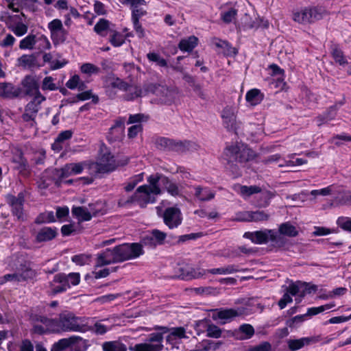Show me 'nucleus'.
Segmentation results:
<instances>
[{"label":"nucleus","instance_id":"a878e982","mask_svg":"<svg viewBox=\"0 0 351 351\" xmlns=\"http://www.w3.org/2000/svg\"><path fill=\"white\" fill-rule=\"evenodd\" d=\"M166 95L169 93V90L165 86H160L156 83H148L143 86V93L146 95L147 93H152L156 95H160V93H165Z\"/></svg>","mask_w":351,"mask_h":351},{"label":"nucleus","instance_id":"20e7f679","mask_svg":"<svg viewBox=\"0 0 351 351\" xmlns=\"http://www.w3.org/2000/svg\"><path fill=\"white\" fill-rule=\"evenodd\" d=\"M212 318L213 320H223L221 324H223L230 322L234 317L243 315H247L251 313V310L245 306H240L236 308H215L213 309Z\"/></svg>","mask_w":351,"mask_h":351},{"label":"nucleus","instance_id":"ddd939ff","mask_svg":"<svg viewBox=\"0 0 351 351\" xmlns=\"http://www.w3.org/2000/svg\"><path fill=\"white\" fill-rule=\"evenodd\" d=\"M118 263L117 257L113 248H106L97 255V267H103L110 264Z\"/></svg>","mask_w":351,"mask_h":351},{"label":"nucleus","instance_id":"473e14b6","mask_svg":"<svg viewBox=\"0 0 351 351\" xmlns=\"http://www.w3.org/2000/svg\"><path fill=\"white\" fill-rule=\"evenodd\" d=\"M245 99L252 105H257L263 99V95L259 89L253 88L247 92Z\"/></svg>","mask_w":351,"mask_h":351},{"label":"nucleus","instance_id":"e2e57ef3","mask_svg":"<svg viewBox=\"0 0 351 351\" xmlns=\"http://www.w3.org/2000/svg\"><path fill=\"white\" fill-rule=\"evenodd\" d=\"M110 84L111 88H118L123 91H128L130 87L128 82L119 77H117L113 82L110 83Z\"/></svg>","mask_w":351,"mask_h":351},{"label":"nucleus","instance_id":"c85d7f7f","mask_svg":"<svg viewBox=\"0 0 351 351\" xmlns=\"http://www.w3.org/2000/svg\"><path fill=\"white\" fill-rule=\"evenodd\" d=\"M337 108L335 106H330L326 112H324L322 114L317 117V121L318 123V125H321L322 124L326 123L328 121L333 120L337 114Z\"/></svg>","mask_w":351,"mask_h":351},{"label":"nucleus","instance_id":"603ef678","mask_svg":"<svg viewBox=\"0 0 351 351\" xmlns=\"http://www.w3.org/2000/svg\"><path fill=\"white\" fill-rule=\"evenodd\" d=\"M261 191V189L258 186H241L240 188L241 194L247 197L258 193Z\"/></svg>","mask_w":351,"mask_h":351},{"label":"nucleus","instance_id":"69168bd1","mask_svg":"<svg viewBox=\"0 0 351 351\" xmlns=\"http://www.w3.org/2000/svg\"><path fill=\"white\" fill-rule=\"evenodd\" d=\"M221 330L217 326L210 324L207 330V337L212 338H219L221 335Z\"/></svg>","mask_w":351,"mask_h":351},{"label":"nucleus","instance_id":"2eb2a0df","mask_svg":"<svg viewBox=\"0 0 351 351\" xmlns=\"http://www.w3.org/2000/svg\"><path fill=\"white\" fill-rule=\"evenodd\" d=\"M17 66L32 70L34 68H39L42 65L38 63L36 55L32 53L24 54L19 57L17 59Z\"/></svg>","mask_w":351,"mask_h":351},{"label":"nucleus","instance_id":"bb28decb","mask_svg":"<svg viewBox=\"0 0 351 351\" xmlns=\"http://www.w3.org/2000/svg\"><path fill=\"white\" fill-rule=\"evenodd\" d=\"M71 213L79 221H90L93 216L90 212L84 206H73Z\"/></svg>","mask_w":351,"mask_h":351},{"label":"nucleus","instance_id":"f257e3e1","mask_svg":"<svg viewBox=\"0 0 351 351\" xmlns=\"http://www.w3.org/2000/svg\"><path fill=\"white\" fill-rule=\"evenodd\" d=\"M55 320L53 332L86 331V326L83 324L82 317L76 316L72 312L63 311Z\"/></svg>","mask_w":351,"mask_h":351},{"label":"nucleus","instance_id":"6e6552de","mask_svg":"<svg viewBox=\"0 0 351 351\" xmlns=\"http://www.w3.org/2000/svg\"><path fill=\"white\" fill-rule=\"evenodd\" d=\"M176 272L178 274V278L189 280L193 278H199L206 274V271L202 269H195L188 263H179L175 268Z\"/></svg>","mask_w":351,"mask_h":351},{"label":"nucleus","instance_id":"423d86ee","mask_svg":"<svg viewBox=\"0 0 351 351\" xmlns=\"http://www.w3.org/2000/svg\"><path fill=\"white\" fill-rule=\"evenodd\" d=\"M156 145L158 149L173 151L185 152L192 147L193 143L189 141H174L165 137H160L156 141Z\"/></svg>","mask_w":351,"mask_h":351},{"label":"nucleus","instance_id":"37998d69","mask_svg":"<svg viewBox=\"0 0 351 351\" xmlns=\"http://www.w3.org/2000/svg\"><path fill=\"white\" fill-rule=\"evenodd\" d=\"M110 32L112 34L109 39V42L113 47H120L125 43V36L121 33L116 30H110Z\"/></svg>","mask_w":351,"mask_h":351},{"label":"nucleus","instance_id":"58836bf2","mask_svg":"<svg viewBox=\"0 0 351 351\" xmlns=\"http://www.w3.org/2000/svg\"><path fill=\"white\" fill-rule=\"evenodd\" d=\"M12 161L14 163L16 164V168L19 172L27 171L29 167L27 160L23 156L22 152H20L18 155H16L13 158Z\"/></svg>","mask_w":351,"mask_h":351},{"label":"nucleus","instance_id":"052dcab7","mask_svg":"<svg viewBox=\"0 0 351 351\" xmlns=\"http://www.w3.org/2000/svg\"><path fill=\"white\" fill-rule=\"evenodd\" d=\"M270 241L274 243V245L277 247H284L286 244V239L284 237L278 234L274 230V233L271 234Z\"/></svg>","mask_w":351,"mask_h":351},{"label":"nucleus","instance_id":"3c124183","mask_svg":"<svg viewBox=\"0 0 351 351\" xmlns=\"http://www.w3.org/2000/svg\"><path fill=\"white\" fill-rule=\"evenodd\" d=\"M54 79L51 76L45 77L42 82L41 88L43 90H56L58 87L53 83Z\"/></svg>","mask_w":351,"mask_h":351},{"label":"nucleus","instance_id":"bf43d9fd","mask_svg":"<svg viewBox=\"0 0 351 351\" xmlns=\"http://www.w3.org/2000/svg\"><path fill=\"white\" fill-rule=\"evenodd\" d=\"M151 233L152 234V237H154L156 245H161L164 243L167 237L166 233L157 229L153 230Z\"/></svg>","mask_w":351,"mask_h":351},{"label":"nucleus","instance_id":"6e6d98bb","mask_svg":"<svg viewBox=\"0 0 351 351\" xmlns=\"http://www.w3.org/2000/svg\"><path fill=\"white\" fill-rule=\"evenodd\" d=\"M90 256L89 255H86L85 254H80L72 256L71 260L76 265L82 266L88 264L90 262Z\"/></svg>","mask_w":351,"mask_h":351},{"label":"nucleus","instance_id":"aec40b11","mask_svg":"<svg viewBox=\"0 0 351 351\" xmlns=\"http://www.w3.org/2000/svg\"><path fill=\"white\" fill-rule=\"evenodd\" d=\"M183 80L192 87L193 91L202 99H206L207 96L202 90V85L196 82L195 79L187 73H183Z\"/></svg>","mask_w":351,"mask_h":351},{"label":"nucleus","instance_id":"c9c22d12","mask_svg":"<svg viewBox=\"0 0 351 351\" xmlns=\"http://www.w3.org/2000/svg\"><path fill=\"white\" fill-rule=\"evenodd\" d=\"M278 232L280 234L286 235L290 237H294L298 234V231L296 230L295 227L291 224L289 222L282 223L279 226Z\"/></svg>","mask_w":351,"mask_h":351},{"label":"nucleus","instance_id":"5701e85b","mask_svg":"<svg viewBox=\"0 0 351 351\" xmlns=\"http://www.w3.org/2000/svg\"><path fill=\"white\" fill-rule=\"evenodd\" d=\"M103 351H127L128 348L121 339L104 341L101 345Z\"/></svg>","mask_w":351,"mask_h":351},{"label":"nucleus","instance_id":"de8ad7c7","mask_svg":"<svg viewBox=\"0 0 351 351\" xmlns=\"http://www.w3.org/2000/svg\"><path fill=\"white\" fill-rule=\"evenodd\" d=\"M237 10L235 8H230L226 12L221 14V20L226 24L230 23L234 19H236L237 15Z\"/></svg>","mask_w":351,"mask_h":351},{"label":"nucleus","instance_id":"5fc2aeb1","mask_svg":"<svg viewBox=\"0 0 351 351\" xmlns=\"http://www.w3.org/2000/svg\"><path fill=\"white\" fill-rule=\"evenodd\" d=\"M337 224L343 230L351 232V218L339 217L337 220Z\"/></svg>","mask_w":351,"mask_h":351},{"label":"nucleus","instance_id":"79ce46f5","mask_svg":"<svg viewBox=\"0 0 351 351\" xmlns=\"http://www.w3.org/2000/svg\"><path fill=\"white\" fill-rule=\"evenodd\" d=\"M110 29V21L106 19H100L95 25L94 31L101 36H105L104 32Z\"/></svg>","mask_w":351,"mask_h":351},{"label":"nucleus","instance_id":"393cba45","mask_svg":"<svg viewBox=\"0 0 351 351\" xmlns=\"http://www.w3.org/2000/svg\"><path fill=\"white\" fill-rule=\"evenodd\" d=\"M242 221H262L268 220L269 215L263 210L247 211Z\"/></svg>","mask_w":351,"mask_h":351},{"label":"nucleus","instance_id":"4c0bfd02","mask_svg":"<svg viewBox=\"0 0 351 351\" xmlns=\"http://www.w3.org/2000/svg\"><path fill=\"white\" fill-rule=\"evenodd\" d=\"M71 336L68 338H63L55 342L51 348V351H64L71 348Z\"/></svg>","mask_w":351,"mask_h":351},{"label":"nucleus","instance_id":"dca6fc26","mask_svg":"<svg viewBox=\"0 0 351 351\" xmlns=\"http://www.w3.org/2000/svg\"><path fill=\"white\" fill-rule=\"evenodd\" d=\"M21 90L16 88L12 83L0 82V97L7 99H13L19 96Z\"/></svg>","mask_w":351,"mask_h":351},{"label":"nucleus","instance_id":"4468645a","mask_svg":"<svg viewBox=\"0 0 351 351\" xmlns=\"http://www.w3.org/2000/svg\"><path fill=\"white\" fill-rule=\"evenodd\" d=\"M321 340L320 336L302 337L298 339H289L287 341L288 348L291 351H296L304 346L315 343Z\"/></svg>","mask_w":351,"mask_h":351},{"label":"nucleus","instance_id":"b1692460","mask_svg":"<svg viewBox=\"0 0 351 351\" xmlns=\"http://www.w3.org/2000/svg\"><path fill=\"white\" fill-rule=\"evenodd\" d=\"M198 38L195 36H191L187 38L182 39L179 44L178 48L182 51L190 52L197 45Z\"/></svg>","mask_w":351,"mask_h":351},{"label":"nucleus","instance_id":"f03ea898","mask_svg":"<svg viewBox=\"0 0 351 351\" xmlns=\"http://www.w3.org/2000/svg\"><path fill=\"white\" fill-rule=\"evenodd\" d=\"M224 156L229 163L237 162L245 163L252 160L256 156L255 152L247 146L231 145L224 150Z\"/></svg>","mask_w":351,"mask_h":351},{"label":"nucleus","instance_id":"7c9ffc66","mask_svg":"<svg viewBox=\"0 0 351 351\" xmlns=\"http://www.w3.org/2000/svg\"><path fill=\"white\" fill-rule=\"evenodd\" d=\"M246 269H241L238 266L234 265H229L224 267L220 268H213L210 269L206 270L209 274H229L238 271H245Z\"/></svg>","mask_w":351,"mask_h":351},{"label":"nucleus","instance_id":"6ab92c4d","mask_svg":"<svg viewBox=\"0 0 351 351\" xmlns=\"http://www.w3.org/2000/svg\"><path fill=\"white\" fill-rule=\"evenodd\" d=\"M57 234L56 228L43 227L38 232L36 236V241L37 243L49 241L56 238Z\"/></svg>","mask_w":351,"mask_h":351},{"label":"nucleus","instance_id":"680f3d73","mask_svg":"<svg viewBox=\"0 0 351 351\" xmlns=\"http://www.w3.org/2000/svg\"><path fill=\"white\" fill-rule=\"evenodd\" d=\"M60 285L55 286L53 282H51V293L52 295H56L62 292L66 291L71 287L70 284H66L64 282H58Z\"/></svg>","mask_w":351,"mask_h":351},{"label":"nucleus","instance_id":"338daca9","mask_svg":"<svg viewBox=\"0 0 351 351\" xmlns=\"http://www.w3.org/2000/svg\"><path fill=\"white\" fill-rule=\"evenodd\" d=\"M28 27L27 26L22 22H19L16 23L15 27L12 28V31L14 33V34L17 36H22L25 34L27 32Z\"/></svg>","mask_w":351,"mask_h":351},{"label":"nucleus","instance_id":"1a4fd4ad","mask_svg":"<svg viewBox=\"0 0 351 351\" xmlns=\"http://www.w3.org/2000/svg\"><path fill=\"white\" fill-rule=\"evenodd\" d=\"M96 172L98 173H106L114 171L118 166L114 156L110 152H106L101 155L99 162L96 163Z\"/></svg>","mask_w":351,"mask_h":351},{"label":"nucleus","instance_id":"a211bd4d","mask_svg":"<svg viewBox=\"0 0 351 351\" xmlns=\"http://www.w3.org/2000/svg\"><path fill=\"white\" fill-rule=\"evenodd\" d=\"M155 330H160V332H153L148 335L147 339L146 341L149 343H152L154 345H160L161 346V351L163 349V335L165 333H167L169 332L170 329L167 326H156L154 327Z\"/></svg>","mask_w":351,"mask_h":351},{"label":"nucleus","instance_id":"13d9d810","mask_svg":"<svg viewBox=\"0 0 351 351\" xmlns=\"http://www.w3.org/2000/svg\"><path fill=\"white\" fill-rule=\"evenodd\" d=\"M222 344L221 341H213L211 340H206L203 341L202 351H215L219 348Z\"/></svg>","mask_w":351,"mask_h":351},{"label":"nucleus","instance_id":"4be33fe9","mask_svg":"<svg viewBox=\"0 0 351 351\" xmlns=\"http://www.w3.org/2000/svg\"><path fill=\"white\" fill-rule=\"evenodd\" d=\"M21 84L25 88L26 95L30 96H32V94L39 88L38 81L32 75H26L22 80Z\"/></svg>","mask_w":351,"mask_h":351},{"label":"nucleus","instance_id":"c03bdc74","mask_svg":"<svg viewBox=\"0 0 351 351\" xmlns=\"http://www.w3.org/2000/svg\"><path fill=\"white\" fill-rule=\"evenodd\" d=\"M36 43V36L34 34H29L20 41L19 48L21 49H32Z\"/></svg>","mask_w":351,"mask_h":351},{"label":"nucleus","instance_id":"f3484780","mask_svg":"<svg viewBox=\"0 0 351 351\" xmlns=\"http://www.w3.org/2000/svg\"><path fill=\"white\" fill-rule=\"evenodd\" d=\"M80 282V275L79 273H70L66 274L64 273H59L54 276L53 282H64L70 284L71 285H77Z\"/></svg>","mask_w":351,"mask_h":351},{"label":"nucleus","instance_id":"9d476101","mask_svg":"<svg viewBox=\"0 0 351 351\" xmlns=\"http://www.w3.org/2000/svg\"><path fill=\"white\" fill-rule=\"evenodd\" d=\"M162 217L165 224L170 229L177 228L182 221L180 210L176 207L167 208Z\"/></svg>","mask_w":351,"mask_h":351},{"label":"nucleus","instance_id":"4d7b16f0","mask_svg":"<svg viewBox=\"0 0 351 351\" xmlns=\"http://www.w3.org/2000/svg\"><path fill=\"white\" fill-rule=\"evenodd\" d=\"M130 92L124 95V99L126 101H132L138 97H142L143 95V89L140 87L135 86L134 90H132L129 88Z\"/></svg>","mask_w":351,"mask_h":351},{"label":"nucleus","instance_id":"8fccbe9b","mask_svg":"<svg viewBox=\"0 0 351 351\" xmlns=\"http://www.w3.org/2000/svg\"><path fill=\"white\" fill-rule=\"evenodd\" d=\"M210 321L208 319H203L195 322L194 328L196 330L197 334L199 335L200 333L204 332V331L207 332V330L210 324Z\"/></svg>","mask_w":351,"mask_h":351},{"label":"nucleus","instance_id":"9b49d317","mask_svg":"<svg viewBox=\"0 0 351 351\" xmlns=\"http://www.w3.org/2000/svg\"><path fill=\"white\" fill-rule=\"evenodd\" d=\"M136 193H137L136 202L141 208H144L148 204H153L156 202V195L147 184L138 186L136 190Z\"/></svg>","mask_w":351,"mask_h":351},{"label":"nucleus","instance_id":"39448f33","mask_svg":"<svg viewBox=\"0 0 351 351\" xmlns=\"http://www.w3.org/2000/svg\"><path fill=\"white\" fill-rule=\"evenodd\" d=\"M324 10L322 8L314 7L305 8L293 14V19L299 23H311L320 20L323 17Z\"/></svg>","mask_w":351,"mask_h":351},{"label":"nucleus","instance_id":"72a5a7b5","mask_svg":"<svg viewBox=\"0 0 351 351\" xmlns=\"http://www.w3.org/2000/svg\"><path fill=\"white\" fill-rule=\"evenodd\" d=\"M31 319L33 322H40L44 324L47 329L53 332L55 319L48 318L45 315L35 314L31 316Z\"/></svg>","mask_w":351,"mask_h":351},{"label":"nucleus","instance_id":"e433bc0d","mask_svg":"<svg viewBox=\"0 0 351 351\" xmlns=\"http://www.w3.org/2000/svg\"><path fill=\"white\" fill-rule=\"evenodd\" d=\"M221 117L223 120V125L227 129L232 130L234 128L236 117L230 110H223Z\"/></svg>","mask_w":351,"mask_h":351},{"label":"nucleus","instance_id":"2f4dec72","mask_svg":"<svg viewBox=\"0 0 351 351\" xmlns=\"http://www.w3.org/2000/svg\"><path fill=\"white\" fill-rule=\"evenodd\" d=\"M130 351H161V346L154 345L145 341V343H136L129 347Z\"/></svg>","mask_w":351,"mask_h":351},{"label":"nucleus","instance_id":"f8f14e48","mask_svg":"<svg viewBox=\"0 0 351 351\" xmlns=\"http://www.w3.org/2000/svg\"><path fill=\"white\" fill-rule=\"evenodd\" d=\"M274 233V230L265 229L254 232H246L243 237L250 239L255 244H264L270 241L271 234Z\"/></svg>","mask_w":351,"mask_h":351},{"label":"nucleus","instance_id":"412c9836","mask_svg":"<svg viewBox=\"0 0 351 351\" xmlns=\"http://www.w3.org/2000/svg\"><path fill=\"white\" fill-rule=\"evenodd\" d=\"M166 176L162 175L161 173H156L155 174H152L147 178V182H149L148 187L151 189L154 194L160 195L161 193V189L159 186V182L162 184L163 183V178H165Z\"/></svg>","mask_w":351,"mask_h":351},{"label":"nucleus","instance_id":"f704fd0d","mask_svg":"<svg viewBox=\"0 0 351 351\" xmlns=\"http://www.w3.org/2000/svg\"><path fill=\"white\" fill-rule=\"evenodd\" d=\"M124 137V130L111 127L107 134V140L109 143L120 142Z\"/></svg>","mask_w":351,"mask_h":351},{"label":"nucleus","instance_id":"774afa93","mask_svg":"<svg viewBox=\"0 0 351 351\" xmlns=\"http://www.w3.org/2000/svg\"><path fill=\"white\" fill-rule=\"evenodd\" d=\"M271 344L268 341H263L257 346L249 348V351H271Z\"/></svg>","mask_w":351,"mask_h":351},{"label":"nucleus","instance_id":"a18cd8bd","mask_svg":"<svg viewBox=\"0 0 351 351\" xmlns=\"http://www.w3.org/2000/svg\"><path fill=\"white\" fill-rule=\"evenodd\" d=\"M51 34V39L53 40V44L58 45L59 43H63L67 38L68 32L65 29H61Z\"/></svg>","mask_w":351,"mask_h":351},{"label":"nucleus","instance_id":"864d4df0","mask_svg":"<svg viewBox=\"0 0 351 351\" xmlns=\"http://www.w3.org/2000/svg\"><path fill=\"white\" fill-rule=\"evenodd\" d=\"M149 119V116L142 113H138L134 114H130L128 124L133 123H141L142 122H146Z\"/></svg>","mask_w":351,"mask_h":351},{"label":"nucleus","instance_id":"0e129e2a","mask_svg":"<svg viewBox=\"0 0 351 351\" xmlns=\"http://www.w3.org/2000/svg\"><path fill=\"white\" fill-rule=\"evenodd\" d=\"M305 317H306V315H304V314L296 315V316L292 317L291 319H288L286 322V324H287V326H288L290 328H295L299 324H302L304 321Z\"/></svg>","mask_w":351,"mask_h":351},{"label":"nucleus","instance_id":"cd10ccee","mask_svg":"<svg viewBox=\"0 0 351 351\" xmlns=\"http://www.w3.org/2000/svg\"><path fill=\"white\" fill-rule=\"evenodd\" d=\"M194 189L195 196L200 201H209L215 197V193L210 191L208 188H202L200 186H195Z\"/></svg>","mask_w":351,"mask_h":351},{"label":"nucleus","instance_id":"09e8293b","mask_svg":"<svg viewBox=\"0 0 351 351\" xmlns=\"http://www.w3.org/2000/svg\"><path fill=\"white\" fill-rule=\"evenodd\" d=\"M138 243L142 245V247L145 246L154 249L157 246L151 232L142 236Z\"/></svg>","mask_w":351,"mask_h":351},{"label":"nucleus","instance_id":"0eeeda50","mask_svg":"<svg viewBox=\"0 0 351 351\" xmlns=\"http://www.w3.org/2000/svg\"><path fill=\"white\" fill-rule=\"evenodd\" d=\"M7 204L11 208L12 215L16 217L19 221H25V217L24 215V203L25 195L23 192L18 193L17 196L12 194H8L5 197Z\"/></svg>","mask_w":351,"mask_h":351},{"label":"nucleus","instance_id":"c756f323","mask_svg":"<svg viewBox=\"0 0 351 351\" xmlns=\"http://www.w3.org/2000/svg\"><path fill=\"white\" fill-rule=\"evenodd\" d=\"M71 341V348L74 351H86L89 346L88 340L77 335H72Z\"/></svg>","mask_w":351,"mask_h":351},{"label":"nucleus","instance_id":"7ed1b4c3","mask_svg":"<svg viewBox=\"0 0 351 351\" xmlns=\"http://www.w3.org/2000/svg\"><path fill=\"white\" fill-rule=\"evenodd\" d=\"M118 263L132 260L144 254L142 245L138 243H125L114 247Z\"/></svg>","mask_w":351,"mask_h":351},{"label":"nucleus","instance_id":"a19ab883","mask_svg":"<svg viewBox=\"0 0 351 351\" xmlns=\"http://www.w3.org/2000/svg\"><path fill=\"white\" fill-rule=\"evenodd\" d=\"M167 191L173 196H178L180 195V190L178 185L171 182L168 177L163 178V183L162 184Z\"/></svg>","mask_w":351,"mask_h":351},{"label":"nucleus","instance_id":"ea45409f","mask_svg":"<svg viewBox=\"0 0 351 351\" xmlns=\"http://www.w3.org/2000/svg\"><path fill=\"white\" fill-rule=\"evenodd\" d=\"M239 330L241 333V335L238 337V339L241 340L250 339L254 335L255 332L254 327L249 324H241L239 326Z\"/></svg>","mask_w":351,"mask_h":351},{"label":"nucleus","instance_id":"49530a36","mask_svg":"<svg viewBox=\"0 0 351 351\" xmlns=\"http://www.w3.org/2000/svg\"><path fill=\"white\" fill-rule=\"evenodd\" d=\"M332 56L335 61L339 64V65L343 66L348 63L347 60L345 58L342 50L337 47H335L332 49Z\"/></svg>","mask_w":351,"mask_h":351}]
</instances>
